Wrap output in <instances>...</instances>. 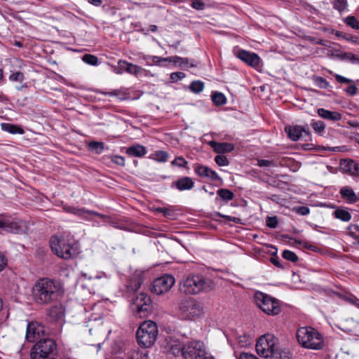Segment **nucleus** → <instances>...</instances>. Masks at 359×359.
<instances>
[{
  "label": "nucleus",
  "mask_w": 359,
  "mask_h": 359,
  "mask_svg": "<svg viewBox=\"0 0 359 359\" xmlns=\"http://www.w3.org/2000/svg\"><path fill=\"white\" fill-rule=\"evenodd\" d=\"M63 294L60 283L48 278L39 279L33 286V299L39 305L50 304L59 299Z\"/></svg>",
  "instance_id": "nucleus-1"
},
{
  "label": "nucleus",
  "mask_w": 359,
  "mask_h": 359,
  "mask_svg": "<svg viewBox=\"0 0 359 359\" xmlns=\"http://www.w3.org/2000/svg\"><path fill=\"white\" fill-rule=\"evenodd\" d=\"M348 302L359 309V299L353 296L348 299Z\"/></svg>",
  "instance_id": "nucleus-62"
},
{
  "label": "nucleus",
  "mask_w": 359,
  "mask_h": 359,
  "mask_svg": "<svg viewBox=\"0 0 359 359\" xmlns=\"http://www.w3.org/2000/svg\"><path fill=\"white\" fill-rule=\"evenodd\" d=\"M313 130L318 134H323L324 133L325 125L321 121H318L312 123L311 124Z\"/></svg>",
  "instance_id": "nucleus-42"
},
{
  "label": "nucleus",
  "mask_w": 359,
  "mask_h": 359,
  "mask_svg": "<svg viewBox=\"0 0 359 359\" xmlns=\"http://www.w3.org/2000/svg\"><path fill=\"white\" fill-rule=\"evenodd\" d=\"M83 61L90 65H97L98 64V58L91 54H86L83 56Z\"/></svg>",
  "instance_id": "nucleus-40"
},
{
  "label": "nucleus",
  "mask_w": 359,
  "mask_h": 359,
  "mask_svg": "<svg viewBox=\"0 0 359 359\" xmlns=\"http://www.w3.org/2000/svg\"><path fill=\"white\" fill-rule=\"evenodd\" d=\"M340 166L344 172L359 176V163L352 159H344L341 161Z\"/></svg>",
  "instance_id": "nucleus-22"
},
{
  "label": "nucleus",
  "mask_w": 359,
  "mask_h": 359,
  "mask_svg": "<svg viewBox=\"0 0 359 359\" xmlns=\"http://www.w3.org/2000/svg\"><path fill=\"white\" fill-rule=\"evenodd\" d=\"M147 65H159L165 66L167 62H172L175 65L179 64L181 68H189L196 66L193 61H190L187 57H181L179 56H172L168 57H161L158 56L147 55L144 57Z\"/></svg>",
  "instance_id": "nucleus-7"
},
{
  "label": "nucleus",
  "mask_w": 359,
  "mask_h": 359,
  "mask_svg": "<svg viewBox=\"0 0 359 359\" xmlns=\"http://www.w3.org/2000/svg\"><path fill=\"white\" fill-rule=\"evenodd\" d=\"M349 234L355 239L359 238V226L357 224H351L348 227Z\"/></svg>",
  "instance_id": "nucleus-48"
},
{
  "label": "nucleus",
  "mask_w": 359,
  "mask_h": 359,
  "mask_svg": "<svg viewBox=\"0 0 359 359\" xmlns=\"http://www.w3.org/2000/svg\"><path fill=\"white\" fill-rule=\"evenodd\" d=\"M297 339L302 347L309 349L319 350L323 348L322 335L311 327H302L297 331Z\"/></svg>",
  "instance_id": "nucleus-3"
},
{
  "label": "nucleus",
  "mask_w": 359,
  "mask_h": 359,
  "mask_svg": "<svg viewBox=\"0 0 359 359\" xmlns=\"http://www.w3.org/2000/svg\"><path fill=\"white\" fill-rule=\"evenodd\" d=\"M168 154L164 151H157L152 154V158L158 162H165L168 158Z\"/></svg>",
  "instance_id": "nucleus-35"
},
{
  "label": "nucleus",
  "mask_w": 359,
  "mask_h": 359,
  "mask_svg": "<svg viewBox=\"0 0 359 359\" xmlns=\"http://www.w3.org/2000/svg\"><path fill=\"white\" fill-rule=\"evenodd\" d=\"M146 153V147L138 144L132 145L126 149V154L130 156L141 158L144 156Z\"/></svg>",
  "instance_id": "nucleus-28"
},
{
  "label": "nucleus",
  "mask_w": 359,
  "mask_h": 359,
  "mask_svg": "<svg viewBox=\"0 0 359 359\" xmlns=\"http://www.w3.org/2000/svg\"><path fill=\"white\" fill-rule=\"evenodd\" d=\"M315 82L316 86L320 88L326 89L330 86L329 82L321 76L316 77Z\"/></svg>",
  "instance_id": "nucleus-47"
},
{
  "label": "nucleus",
  "mask_w": 359,
  "mask_h": 359,
  "mask_svg": "<svg viewBox=\"0 0 359 359\" xmlns=\"http://www.w3.org/2000/svg\"><path fill=\"white\" fill-rule=\"evenodd\" d=\"M44 326L36 321H32L27 324L26 330V339L28 341L34 342L41 339L44 336Z\"/></svg>",
  "instance_id": "nucleus-14"
},
{
  "label": "nucleus",
  "mask_w": 359,
  "mask_h": 359,
  "mask_svg": "<svg viewBox=\"0 0 359 359\" xmlns=\"http://www.w3.org/2000/svg\"><path fill=\"white\" fill-rule=\"evenodd\" d=\"M50 246L55 255L64 259H72L79 253L78 244L65 237L52 236Z\"/></svg>",
  "instance_id": "nucleus-2"
},
{
  "label": "nucleus",
  "mask_w": 359,
  "mask_h": 359,
  "mask_svg": "<svg viewBox=\"0 0 359 359\" xmlns=\"http://www.w3.org/2000/svg\"><path fill=\"white\" fill-rule=\"evenodd\" d=\"M271 359H289V352L277 346L273 354L269 356Z\"/></svg>",
  "instance_id": "nucleus-32"
},
{
  "label": "nucleus",
  "mask_w": 359,
  "mask_h": 359,
  "mask_svg": "<svg viewBox=\"0 0 359 359\" xmlns=\"http://www.w3.org/2000/svg\"><path fill=\"white\" fill-rule=\"evenodd\" d=\"M194 182L191 178L189 177H183L178 179L177 181L172 182L170 187L176 188L179 191L190 190L193 188Z\"/></svg>",
  "instance_id": "nucleus-23"
},
{
  "label": "nucleus",
  "mask_w": 359,
  "mask_h": 359,
  "mask_svg": "<svg viewBox=\"0 0 359 359\" xmlns=\"http://www.w3.org/2000/svg\"><path fill=\"white\" fill-rule=\"evenodd\" d=\"M137 313L140 317H145L151 311V299L147 294L140 293L134 302Z\"/></svg>",
  "instance_id": "nucleus-13"
},
{
  "label": "nucleus",
  "mask_w": 359,
  "mask_h": 359,
  "mask_svg": "<svg viewBox=\"0 0 359 359\" xmlns=\"http://www.w3.org/2000/svg\"><path fill=\"white\" fill-rule=\"evenodd\" d=\"M271 262L273 264L278 267H281V264L280 263V259L277 257L271 258Z\"/></svg>",
  "instance_id": "nucleus-63"
},
{
  "label": "nucleus",
  "mask_w": 359,
  "mask_h": 359,
  "mask_svg": "<svg viewBox=\"0 0 359 359\" xmlns=\"http://www.w3.org/2000/svg\"><path fill=\"white\" fill-rule=\"evenodd\" d=\"M238 339V344L241 347L247 346L252 343L250 336L244 335L243 337H240Z\"/></svg>",
  "instance_id": "nucleus-51"
},
{
  "label": "nucleus",
  "mask_w": 359,
  "mask_h": 359,
  "mask_svg": "<svg viewBox=\"0 0 359 359\" xmlns=\"http://www.w3.org/2000/svg\"><path fill=\"white\" fill-rule=\"evenodd\" d=\"M282 256L285 259L289 260L292 262H296L298 260L297 255L288 250H285L283 252Z\"/></svg>",
  "instance_id": "nucleus-41"
},
{
  "label": "nucleus",
  "mask_w": 359,
  "mask_h": 359,
  "mask_svg": "<svg viewBox=\"0 0 359 359\" xmlns=\"http://www.w3.org/2000/svg\"><path fill=\"white\" fill-rule=\"evenodd\" d=\"M217 194L221 197V198L225 201H230L233 198V192L226 189H219Z\"/></svg>",
  "instance_id": "nucleus-36"
},
{
  "label": "nucleus",
  "mask_w": 359,
  "mask_h": 359,
  "mask_svg": "<svg viewBox=\"0 0 359 359\" xmlns=\"http://www.w3.org/2000/svg\"><path fill=\"white\" fill-rule=\"evenodd\" d=\"M142 71L143 69L141 67L121 60L118 62V66L114 68V72L118 74H121L126 72L130 74L137 75Z\"/></svg>",
  "instance_id": "nucleus-17"
},
{
  "label": "nucleus",
  "mask_w": 359,
  "mask_h": 359,
  "mask_svg": "<svg viewBox=\"0 0 359 359\" xmlns=\"http://www.w3.org/2000/svg\"><path fill=\"white\" fill-rule=\"evenodd\" d=\"M203 177H210L212 180H220L215 171L212 170L207 167H203Z\"/></svg>",
  "instance_id": "nucleus-43"
},
{
  "label": "nucleus",
  "mask_w": 359,
  "mask_h": 359,
  "mask_svg": "<svg viewBox=\"0 0 359 359\" xmlns=\"http://www.w3.org/2000/svg\"><path fill=\"white\" fill-rule=\"evenodd\" d=\"M128 359H148V355L146 352L133 351L130 353H129Z\"/></svg>",
  "instance_id": "nucleus-39"
},
{
  "label": "nucleus",
  "mask_w": 359,
  "mask_h": 359,
  "mask_svg": "<svg viewBox=\"0 0 359 359\" xmlns=\"http://www.w3.org/2000/svg\"><path fill=\"white\" fill-rule=\"evenodd\" d=\"M88 147L92 151L100 154L104 149V144L102 142L91 141L88 142Z\"/></svg>",
  "instance_id": "nucleus-31"
},
{
  "label": "nucleus",
  "mask_w": 359,
  "mask_h": 359,
  "mask_svg": "<svg viewBox=\"0 0 359 359\" xmlns=\"http://www.w3.org/2000/svg\"><path fill=\"white\" fill-rule=\"evenodd\" d=\"M344 38L347 40L348 41H351L354 44L359 45V37L351 36H344Z\"/></svg>",
  "instance_id": "nucleus-60"
},
{
  "label": "nucleus",
  "mask_w": 359,
  "mask_h": 359,
  "mask_svg": "<svg viewBox=\"0 0 359 359\" xmlns=\"http://www.w3.org/2000/svg\"><path fill=\"white\" fill-rule=\"evenodd\" d=\"M25 79V75L21 72H13L9 76V80L15 82H22Z\"/></svg>",
  "instance_id": "nucleus-44"
},
{
  "label": "nucleus",
  "mask_w": 359,
  "mask_h": 359,
  "mask_svg": "<svg viewBox=\"0 0 359 359\" xmlns=\"http://www.w3.org/2000/svg\"><path fill=\"white\" fill-rule=\"evenodd\" d=\"M87 1L95 6H100L102 3V0H87Z\"/></svg>",
  "instance_id": "nucleus-64"
},
{
  "label": "nucleus",
  "mask_w": 359,
  "mask_h": 359,
  "mask_svg": "<svg viewBox=\"0 0 359 359\" xmlns=\"http://www.w3.org/2000/svg\"><path fill=\"white\" fill-rule=\"evenodd\" d=\"M0 229L7 233H21L25 231V225L21 220L0 215Z\"/></svg>",
  "instance_id": "nucleus-11"
},
{
  "label": "nucleus",
  "mask_w": 359,
  "mask_h": 359,
  "mask_svg": "<svg viewBox=\"0 0 359 359\" xmlns=\"http://www.w3.org/2000/svg\"><path fill=\"white\" fill-rule=\"evenodd\" d=\"M334 215L336 218L343 221L348 222L351 219V215L350 212L343 208H338L334 212Z\"/></svg>",
  "instance_id": "nucleus-30"
},
{
  "label": "nucleus",
  "mask_w": 359,
  "mask_h": 359,
  "mask_svg": "<svg viewBox=\"0 0 359 359\" xmlns=\"http://www.w3.org/2000/svg\"><path fill=\"white\" fill-rule=\"evenodd\" d=\"M172 165H176L180 168H184L187 164V161L183 158V157H177L172 161Z\"/></svg>",
  "instance_id": "nucleus-50"
},
{
  "label": "nucleus",
  "mask_w": 359,
  "mask_h": 359,
  "mask_svg": "<svg viewBox=\"0 0 359 359\" xmlns=\"http://www.w3.org/2000/svg\"><path fill=\"white\" fill-rule=\"evenodd\" d=\"M71 214H73L74 215H76L82 219H90V215H95L97 217H99L100 218H105L106 216L104 215L100 214L97 212L93 211V210H88L86 208H79L76 207H73L72 208V212Z\"/></svg>",
  "instance_id": "nucleus-24"
},
{
  "label": "nucleus",
  "mask_w": 359,
  "mask_h": 359,
  "mask_svg": "<svg viewBox=\"0 0 359 359\" xmlns=\"http://www.w3.org/2000/svg\"><path fill=\"white\" fill-rule=\"evenodd\" d=\"M175 282V278L172 275L165 274L153 281L151 291L157 295L163 294L170 290Z\"/></svg>",
  "instance_id": "nucleus-12"
},
{
  "label": "nucleus",
  "mask_w": 359,
  "mask_h": 359,
  "mask_svg": "<svg viewBox=\"0 0 359 359\" xmlns=\"http://www.w3.org/2000/svg\"><path fill=\"white\" fill-rule=\"evenodd\" d=\"M332 4L334 8L340 13L346 10L348 6L347 0H334Z\"/></svg>",
  "instance_id": "nucleus-38"
},
{
  "label": "nucleus",
  "mask_w": 359,
  "mask_h": 359,
  "mask_svg": "<svg viewBox=\"0 0 359 359\" xmlns=\"http://www.w3.org/2000/svg\"><path fill=\"white\" fill-rule=\"evenodd\" d=\"M212 101L215 105L221 106L226 102V98L225 95L219 92H215L211 95Z\"/></svg>",
  "instance_id": "nucleus-33"
},
{
  "label": "nucleus",
  "mask_w": 359,
  "mask_h": 359,
  "mask_svg": "<svg viewBox=\"0 0 359 359\" xmlns=\"http://www.w3.org/2000/svg\"><path fill=\"white\" fill-rule=\"evenodd\" d=\"M317 113L321 118L334 122L340 121L342 118V116L339 112L330 111L324 108H319L317 110Z\"/></svg>",
  "instance_id": "nucleus-27"
},
{
  "label": "nucleus",
  "mask_w": 359,
  "mask_h": 359,
  "mask_svg": "<svg viewBox=\"0 0 359 359\" xmlns=\"http://www.w3.org/2000/svg\"><path fill=\"white\" fill-rule=\"evenodd\" d=\"M208 144L218 154L229 153L234 149V145L231 143L210 141Z\"/></svg>",
  "instance_id": "nucleus-26"
},
{
  "label": "nucleus",
  "mask_w": 359,
  "mask_h": 359,
  "mask_svg": "<svg viewBox=\"0 0 359 359\" xmlns=\"http://www.w3.org/2000/svg\"><path fill=\"white\" fill-rule=\"evenodd\" d=\"M189 89L191 92L198 93L202 91V81H192L189 86Z\"/></svg>",
  "instance_id": "nucleus-45"
},
{
  "label": "nucleus",
  "mask_w": 359,
  "mask_h": 359,
  "mask_svg": "<svg viewBox=\"0 0 359 359\" xmlns=\"http://www.w3.org/2000/svg\"><path fill=\"white\" fill-rule=\"evenodd\" d=\"M215 161L219 166H225L229 165V161L224 155H217L215 157Z\"/></svg>",
  "instance_id": "nucleus-49"
},
{
  "label": "nucleus",
  "mask_w": 359,
  "mask_h": 359,
  "mask_svg": "<svg viewBox=\"0 0 359 359\" xmlns=\"http://www.w3.org/2000/svg\"><path fill=\"white\" fill-rule=\"evenodd\" d=\"M156 210L158 212L163 213L165 217L168 218H171L174 215L172 210L166 208H157Z\"/></svg>",
  "instance_id": "nucleus-53"
},
{
  "label": "nucleus",
  "mask_w": 359,
  "mask_h": 359,
  "mask_svg": "<svg viewBox=\"0 0 359 359\" xmlns=\"http://www.w3.org/2000/svg\"><path fill=\"white\" fill-rule=\"evenodd\" d=\"M202 343L200 341H191L184 345V359H202Z\"/></svg>",
  "instance_id": "nucleus-15"
},
{
  "label": "nucleus",
  "mask_w": 359,
  "mask_h": 359,
  "mask_svg": "<svg viewBox=\"0 0 359 359\" xmlns=\"http://www.w3.org/2000/svg\"><path fill=\"white\" fill-rule=\"evenodd\" d=\"M1 129L4 131H6L11 134H23L24 130L15 124L8 123H3L1 125Z\"/></svg>",
  "instance_id": "nucleus-29"
},
{
  "label": "nucleus",
  "mask_w": 359,
  "mask_h": 359,
  "mask_svg": "<svg viewBox=\"0 0 359 359\" xmlns=\"http://www.w3.org/2000/svg\"><path fill=\"white\" fill-rule=\"evenodd\" d=\"M7 264L6 257L0 253V271H1Z\"/></svg>",
  "instance_id": "nucleus-59"
},
{
  "label": "nucleus",
  "mask_w": 359,
  "mask_h": 359,
  "mask_svg": "<svg viewBox=\"0 0 359 359\" xmlns=\"http://www.w3.org/2000/svg\"><path fill=\"white\" fill-rule=\"evenodd\" d=\"M236 56L241 60L252 67L257 68L259 65L260 57L255 53H251L245 50H239L236 53Z\"/></svg>",
  "instance_id": "nucleus-18"
},
{
  "label": "nucleus",
  "mask_w": 359,
  "mask_h": 359,
  "mask_svg": "<svg viewBox=\"0 0 359 359\" xmlns=\"http://www.w3.org/2000/svg\"><path fill=\"white\" fill-rule=\"evenodd\" d=\"M169 347L173 355H178L181 354L183 355L184 346L182 345L179 341L170 342Z\"/></svg>",
  "instance_id": "nucleus-34"
},
{
  "label": "nucleus",
  "mask_w": 359,
  "mask_h": 359,
  "mask_svg": "<svg viewBox=\"0 0 359 359\" xmlns=\"http://www.w3.org/2000/svg\"><path fill=\"white\" fill-rule=\"evenodd\" d=\"M180 291L186 294H196L202 291V276L199 274H189L180 285Z\"/></svg>",
  "instance_id": "nucleus-9"
},
{
  "label": "nucleus",
  "mask_w": 359,
  "mask_h": 359,
  "mask_svg": "<svg viewBox=\"0 0 359 359\" xmlns=\"http://www.w3.org/2000/svg\"><path fill=\"white\" fill-rule=\"evenodd\" d=\"M334 76L335 77V79L338 83L351 84L349 86H348L345 90V92L348 95L354 96L357 94L358 88L356 87V85L354 83V81L337 74H334Z\"/></svg>",
  "instance_id": "nucleus-25"
},
{
  "label": "nucleus",
  "mask_w": 359,
  "mask_h": 359,
  "mask_svg": "<svg viewBox=\"0 0 359 359\" xmlns=\"http://www.w3.org/2000/svg\"><path fill=\"white\" fill-rule=\"evenodd\" d=\"M257 305L269 315H278L281 311L279 300L263 292H257L255 297Z\"/></svg>",
  "instance_id": "nucleus-6"
},
{
  "label": "nucleus",
  "mask_w": 359,
  "mask_h": 359,
  "mask_svg": "<svg viewBox=\"0 0 359 359\" xmlns=\"http://www.w3.org/2000/svg\"><path fill=\"white\" fill-rule=\"evenodd\" d=\"M65 308L61 304H55L47 311V316L53 322L62 321L65 317Z\"/></svg>",
  "instance_id": "nucleus-21"
},
{
  "label": "nucleus",
  "mask_w": 359,
  "mask_h": 359,
  "mask_svg": "<svg viewBox=\"0 0 359 359\" xmlns=\"http://www.w3.org/2000/svg\"><path fill=\"white\" fill-rule=\"evenodd\" d=\"M158 334V330L156 323L146 320L141 323L136 332V338L138 344L143 348H149L154 344Z\"/></svg>",
  "instance_id": "nucleus-4"
},
{
  "label": "nucleus",
  "mask_w": 359,
  "mask_h": 359,
  "mask_svg": "<svg viewBox=\"0 0 359 359\" xmlns=\"http://www.w3.org/2000/svg\"><path fill=\"white\" fill-rule=\"evenodd\" d=\"M266 223L267 226L274 229L278 226V219L276 217H268Z\"/></svg>",
  "instance_id": "nucleus-52"
},
{
  "label": "nucleus",
  "mask_w": 359,
  "mask_h": 359,
  "mask_svg": "<svg viewBox=\"0 0 359 359\" xmlns=\"http://www.w3.org/2000/svg\"><path fill=\"white\" fill-rule=\"evenodd\" d=\"M112 162L118 165H125V158L121 156H114L111 159Z\"/></svg>",
  "instance_id": "nucleus-57"
},
{
  "label": "nucleus",
  "mask_w": 359,
  "mask_h": 359,
  "mask_svg": "<svg viewBox=\"0 0 359 359\" xmlns=\"http://www.w3.org/2000/svg\"><path fill=\"white\" fill-rule=\"evenodd\" d=\"M179 309L183 317L188 319L199 317L202 311L201 303L193 298L181 301Z\"/></svg>",
  "instance_id": "nucleus-10"
},
{
  "label": "nucleus",
  "mask_w": 359,
  "mask_h": 359,
  "mask_svg": "<svg viewBox=\"0 0 359 359\" xmlns=\"http://www.w3.org/2000/svg\"><path fill=\"white\" fill-rule=\"evenodd\" d=\"M285 131L292 141H297L301 137H309L310 136L309 128L305 126H285Z\"/></svg>",
  "instance_id": "nucleus-16"
},
{
  "label": "nucleus",
  "mask_w": 359,
  "mask_h": 359,
  "mask_svg": "<svg viewBox=\"0 0 359 359\" xmlns=\"http://www.w3.org/2000/svg\"><path fill=\"white\" fill-rule=\"evenodd\" d=\"M191 6L194 8L201 10L202 9V1L201 0H194L191 2Z\"/></svg>",
  "instance_id": "nucleus-61"
},
{
  "label": "nucleus",
  "mask_w": 359,
  "mask_h": 359,
  "mask_svg": "<svg viewBox=\"0 0 359 359\" xmlns=\"http://www.w3.org/2000/svg\"><path fill=\"white\" fill-rule=\"evenodd\" d=\"M257 165L259 167H269L274 166L275 164L273 161L264 160V159H259L257 160Z\"/></svg>",
  "instance_id": "nucleus-55"
},
{
  "label": "nucleus",
  "mask_w": 359,
  "mask_h": 359,
  "mask_svg": "<svg viewBox=\"0 0 359 359\" xmlns=\"http://www.w3.org/2000/svg\"><path fill=\"white\" fill-rule=\"evenodd\" d=\"M297 213H298L300 215H307L310 212V210L308 207L306 206H300L297 208L296 210Z\"/></svg>",
  "instance_id": "nucleus-56"
},
{
  "label": "nucleus",
  "mask_w": 359,
  "mask_h": 359,
  "mask_svg": "<svg viewBox=\"0 0 359 359\" xmlns=\"http://www.w3.org/2000/svg\"><path fill=\"white\" fill-rule=\"evenodd\" d=\"M57 353L56 341L51 338H43L39 340L32 348L31 359H44L55 357Z\"/></svg>",
  "instance_id": "nucleus-5"
},
{
  "label": "nucleus",
  "mask_w": 359,
  "mask_h": 359,
  "mask_svg": "<svg viewBox=\"0 0 359 359\" xmlns=\"http://www.w3.org/2000/svg\"><path fill=\"white\" fill-rule=\"evenodd\" d=\"M186 76V74L182 72H177L171 73L170 75V81L172 83H176L178 81L182 80Z\"/></svg>",
  "instance_id": "nucleus-46"
},
{
  "label": "nucleus",
  "mask_w": 359,
  "mask_h": 359,
  "mask_svg": "<svg viewBox=\"0 0 359 359\" xmlns=\"http://www.w3.org/2000/svg\"><path fill=\"white\" fill-rule=\"evenodd\" d=\"M277 339L271 334H266L259 337L256 344V351L259 355L269 358L278 346Z\"/></svg>",
  "instance_id": "nucleus-8"
},
{
  "label": "nucleus",
  "mask_w": 359,
  "mask_h": 359,
  "mask_svg": "<svg viewBox=\"0 0 359 359\" xmlns=\"http://www.w3.org/2000/svg\"><path fill=\"white\" fill-rule=\"evenodd\" d=\"M81 275L82 276L86 278V279H88V280H92L93 278H96V279H100L102 278V277H107L105 273L104 272H98L95 276H88V274L86 273H84V272H82L81 273Z\"/></svg>",
  "instance_id": "nucleus-54"
},
{
  "label": "nucleus",
  "mask_w": 359,
  "mask_h": 359,
  "mask_svg": "<svg viewBox=\"0 0 359 359\" xmlns=\"http://www.w3.org/2000/svg\"><path fill=\"white\" fill-rule=\"evenodd\" d=\"M144 281L143 275L140 272H135L126 281V287L128 292H135L139 290Z\"/></svg>",
  "instance_id": "nucleus-20"
},
{
  "label": "nucleus",
  "mask_w": 359,
  "mask_h": 359,
  "mask_svg": "<svg viewBox=\"0 0 359 359\" xmlns=\"http://www.w3.org/2000/svg\"><path fill=\"white\" fill-rule=\"evenodd\" d=\"M339 194L342 201L346 204H355L358 202V192H355L352 187L344 186L339 190Z\"/></svg>",
  "instance_id": "nucleus-19"
},
{
  "label": "nucleus",
  "mask_w": 359,
  "mask_h": 359,
  "mask_svg": "<svg viewBox=\"0 0 359 359\" xmlns=\"http://www.w3.org/2000/svg\"><path fill=\"white\" fill-rule=\"evenodd\" d=\"M239 359H259L255 355L247 353H242L240 356Z\"/></svg>",
  "instance_id": "nucleus-58"
},
{
  "label": "nucleus",
  "mask_w": 359,
  "mask_h": 359,
  "mask_svg": "<svg viewBox=\"0 0 359 359\" xmlns=\"http://www.w3.org/2000/svg\"><path fill=\"white\" fill-rule=\"evenodd\" d=\"M345 23L351 27V28L358 30L359 29V22L358 20L352 15L346 17L344 20Z\"/></svg>",
  "instance_id": "nucleus-37"
}]
</instances>
